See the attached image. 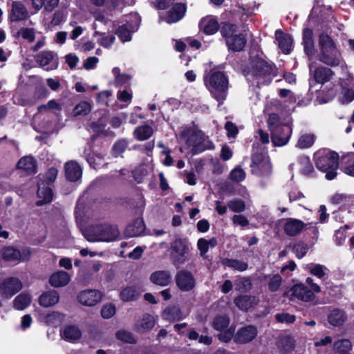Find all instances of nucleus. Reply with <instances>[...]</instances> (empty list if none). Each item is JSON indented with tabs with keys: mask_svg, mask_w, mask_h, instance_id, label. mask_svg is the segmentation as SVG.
I'll use <instances>...</instances> for the list:
<instances>
[{
	"mask_svg": "<svg viewBox=\"0 0 354 354\" xmlns=\"http://www.w3.org/2000/svg\"><path fill=\"white\" fill-rule=\"evenodd\" d=\"M318 59L330 66L339 65L342 55L333 39L326 34L322 33L319 37Z\"/></svg>",
	"mask_w": 354,
	"mask_h": 354,
	"instance_id": "1",
	"label": "nucleus"
},
{
	"mask_svg": "<svg viewBox=\"0 0 354 354\" xmlns=\"http://www.w3.org/2000/svg\"><path fill=\"white\" fill-rule=\"evenodd\" d=\"M339 156L337 153L326 149L317 151L314 155L316 167L326 173L328 180H333L337 176Z\"/></svg>",
	"mask_w": 354,
	"mask_h": 354,
	"instance_id": "2",
	"label": "nucleus"
},
{
	"mask_svg": "<svg viewBox=\"0 0 354 354\" xmlns=\"http://www.w3.org/2000/svg\"><path fill=\"white\" fill-rule=\"evenodd\" d=\"M252 68L248 73V80L257 86L268 84L276 75L274 66L262 59H256L251 63Z\"/></svg>",
	"mask_w": 354,
	"mask_h": 354,
	"instance_id": "3",
	"label": "nucleus"
},
{
	"mask_svg": "<svg viewBox=\"0 0 354 354\" xmlns=\"http://www.w3.org/2000/svg\"><path fill=\"white\" fill-rule=\"evenodd\" d=\"M205 83L219 104H223L228 88V80L225 75L221 71H212L209 77L205 78Z\"/></svg>",
	"mask_w": 354,
	"mask_h": 354,
	"instance_id": "4",
	"label": "nucleus"
},
{
	"mask_svg": "<svg viewBox=\"0 0 354 354\" xmlns=\"http://www.w3.org/2000/svg\"><path fill=\"white\" fill-rule=\"evenodd\" d=\"M83 235L90 242L112 241L118 238L119 232L117 227L104 223L88 227Z\"/></svg>",
	"mask_w": 354,
	"mask_h": 354,
	"instance_id": "5",
	"label": "nucleus"
},
{
	"mask_svg": "<svg viewBox=\"0 0 354 354\" xmlns=\"http://www.w3.org/2000/svg\"><path fill=\"white\" fill-rule=\"evenodd\" d=\"M220 31L229 50L239 52L243 49L247 40L243 34L238 32L236 26L224 24Z\"/></svg>",
	"mask_w": 354,
	"mask_h": 354,
	"instance_id": "6",
	"label": "nucleus"
},
{
	"mask_svg": "<svg viewBox=\"0 0 354 354\" xmlns=\"http://www.w3.org/2000/svg\"><path fill=\"white\" fill-rule=\"evenodd\" d=\"M187 148L193 154L202 153L207 149L214 148L213 143L201 131H192L188 133L183 132Z\"/></svg>",
	"mask_w": 354,
	"mask_h": 354,
	"instance_id": "7",
	"label": "nucleus"
},
{
	"mask_svg": "<svg viewBox=\"0 0 354 354\" xmlns=\"http://www.w3.org/2000/svg\"><path fill=\"white\" fill-rule=\"evenodd\" d=\"M252 173L259 177L268 176L272 171V166L267 153L264 151L260 152L254 150L251 163Z\"/></svg>",
	"mask_w": 354,
	"mask_h": 354,
	"instance_id": "8",
	"label": "nucleus"
},
{
	"mask_svg": "<svg viewBox=\"0 0 354 354\" xmlns=\"http://www.w3.org/2000/svg\"><path fill=\"white\" fill-rule=\"evenodd\" d=\"M289 292L291 300L297 299L304 302H312L316 298L315 293L301 283L292 286Z\"/></svg>",
	"mask_w": 354,
	"mask_h": 354,
	"instance_id": "9",
	"label": "nucleus"
},
{
	"mask_svg": "<svg viewBox=\"0 0 354 354\" xmlns=\"http://www.w3.org/2000/svg\"><path fill=\"white\" fill-rule=\"evenodd\" d=\"M171 256L175 264L180 265L186 261V254L189 248L186 241L176 239L171 244Z\"/></svg>",
	"mask_w": 354,
	"mask_h": 354,
	"instance_id": "10",
	"label": "nucleus"
},
{
	"mask_svg": "<svg viewBox=\"0 0 354 354\" xmlns=\"http://www.w3.org/2000/svg\"><path fill=\"white\" fill-rule=\"evenodd\" d=\"M2 255L3 259L8 261H26L29 259L30 251L29 248L19 250L12 246H8L3 249Z\"/></svg>",
	"mask_w": 354,
	"mask_h": 354,
	"instance_id": "11",
	"label": "nucleus"
},
{
	"mask_svg": "<svg viewBox=\"0 0 354 354\" xmlns=\"http://www.w3.org/2000/svg\"><path fill=\"white\" fill-rule=\"evenodd\" d=\"M22 288V283L15 277H8L0 281V294L10 298Z\"/></svg>",
	"mask_w": 354,
	"mask_h": 354,
	"instance_id": "12",
	"label": "nucleus"
},
{
	"mask_svg": "<svg viewBox=\"0 0 354 354\" xmlns=\"http://www.w3.org/2000/svg\"><path fill=\"white\" fill-rule=\"evenodd\" d=\"M310 74L314 80L319 84H324L330 80L333 75L331 69L324 66H316V63L311 62L309 64Z\"/></svg>",
	"mask_w": 354,
	"mask_h": 354,
	"instance_id": "13",
	"label": "nucleus"
},
{
	"mask_svg": "<svg viewBox=\"0 0 354 354\" xmlns=\"http://www.w3.org/2000/svg\"><path fill=\"white\" fill-rule=\"evenodd\" d=\"M175 279L176 286L182 291H189L195 286V279L193 274L187 270H182L178 272Z\"/></svg>",
	"mask_w": 354,
	"mask_h": 354,
	"instance_id": "14",
	"label": "nucleus"
},
{
	"mask_svg": "<svg viewBox=\"0 0 354 354\" xmlns=\"http://www.w3.org/2000/svg\"><path fill=\"white\" fill-rule=\"evenodd\" d=\"M292 128L290 125H283L271 131V139L274 145L281 147L286 145L290 138Z\"/></svg>",
	"mask_w": 354,
	"mask_h": 354,
	"instance_id": "15",
	"label": "nucleus"
},
{
	"mask_svg": "<svg viewBox=\"0 0 354 354\" xmlns=\"http://www.w3.org/2000/svg\"><path fill=\"white\" fill-rule=\"evenodd\" d=\"M102 293L93 289L82 290L79 292L77 299L79 302L86 306H94L102 299Z\"/></svg>",
	"mask_w": 354,
	"mask_h": 354,
	"instance_id": "16",
	"label": "nucleus"
},
{
	"mask_svg": "<svg viewBox=\"0 0 354 354\" xmlns=\"http://www.w3.org/2000/svg\"><path fill=\"white\" fill-rule=\"evenodd\" d=\"M257 328L252 325L239 328L234 336V341L239 344H246L252 341L257 335Z\"/></svg>",
	"mask_w": 354,
	"mask_h": 354,
	"instance_id": "17",
	"label": "nucleus"
},
{
	"mask_svg": "<svg viewBox=\"0 0 354 354\" xmlns=\"http://www.w3.org/2000/svg\"><path fill=\"white\" fill-rule=\"evenodd\" d=\"M37 62L46 71L57 68L58 62L51 51H42L36 56Z\"/></svg>",
	"mask_w": 354,
	"mask_h": 354,
	"instance_id": "18",
	"label": "nucleus"
},
{
	"mask_svg": "<svg viewBox=\"0 0 354 354\" xmlns=\"http://www.w3.org/2000/svg\"><path fill=\"white\" fill-rule=\"evenodd\" d=\"M281 222L282 223L285 233L290 236L299 234L305 226V224L301 221L296 218H284Z\"/></svg>",
	"mask_w": 354,
	"mask_h": 354,
	"instance_id": "19",
	"label": "nucleus"
},
{
	"mask_svg": "<svg viewBox=\"0 0 354 354\" xmlns=\"http://www.w3.org/2000/svg\"><path fill=\"white\" fill-rule=\"evenodd\" d=\"M313 30L305 28L303 31L302 45L305 54L308 56L309 60H312L316 53L315 43L313 40Z\"/></svg>",
	"mask_w": 354,
	"mask_h": 354,
	"instance_id": "20",
	"label": "nucleus"
},
{
	"mask_svg": "<svg viewBox=\"0 0 354 354\" xmlns=\"http://www.w3.org/2000/svg\"><path fill=\"white\" fill-rule=\"evenodd\" d=\"M28 17V11L22 1H13L9 18L11 21H19Z\"/></svg>",
	"mask_w": 354,
	"mask_h": 354,
	"instance_id": "21",
	"label": "nucleus"
},
{
	"mask_svg": "<svg viewBox=\"0 0 354 354\" xmlns=\"http://www.w3.org/2000/svg\"><path fill=\"white\" fill-rule=\"evenodd\" d=\"M61 337L65 341L76 342L82 337V331L76 325H67L60 332Z\"/></svg>",
	"mask_w": 354,
	"mask_h": 354,
	"instance_id": "22",
	"label": "nucleus"
},
{
	"mask_svg": "<svg viewBox=\"0 0 354 354\" xmlns=\"http://www.w3.org/2000/svg\"><path fill=\"white\" fill-rule=\"evenodd\" d=\"M275 39L279 48L285 54H289L292 50V39L288 34H286L280 30L275 32Z\"/></svg>",
	"mask_w": 354,
	"mask_h": 354,
	"instance_id": "23",
	"label": "nucleus"
},
{
	"mask_svg": "<svg viewBox=\"0 0 354 354\" xmlns=\"http://www.w3.org/2000/svg\"><path fill=\"white\" fill-rule=\"evenodd\" d=\"M199 27L205 33L213 35L218 31L219 25L216 17L207 16L201 20Z\"/></svg>",
	"mask_w": 354,
	"mask_h": 354,
	"instance_id": "24",
	"label": "nucleus"
},
{
	"mask_svg": "<svg viewBox=\"0 0 354 354\" xmlns=\"http://www.w3.org/2000/svg\"><path fill=\"white\" fill-rule=\"evenodd\" d=\"M82 168L76 162L69 161L65 164V175L69 181L78 180L82 177Z\"/></svg>",
	"mask_w": 354,
	"mask_h": 354,
	"instance_id": "25",
	"label": "nucleus"
},
{
	"mask_svg": "<svg viewBox=\"0 0 354 354\" xmlns=\"http://www.w3.org/2000/svg\"><path fill=\"white\" fill-rule=\"evenodd\" d=\"M328 322L333 326H340L347 320V315L344 310L339 308L331 310L327 316Z\"/></svg>",
	"mask_w": 354,
	"mask_h": 354,
	"instance_id": "26",
	"label": "nucleus"
},
{
	"mask_svg": "<svg viewBox=\"0 0 354 354\" xmlns=\"http://www.w3.org/2000/svg\"><path fill=\"white\" fill-rule=\"evenodd\" d=\"M259 303V299L251 295H241L235 298V305L241 310H248L254 307Z\"/></svg>",
	"mask_w": 354,
	"mask_h": 354,
	"instance_id": "27",
	"label": "nucleus"
},
{
	"mask_svg": "<svg viewBox=\"0 0 354 354\" xmlns=\"http://www.w3.org/2000/svg\"><path fill=\"white\" fill-rule=\"evenodd\" d=\"M71 281L69 274L64 271L59 270L54 272L49 278V283L55 288L66 286Z\"/></svg>",
	"mask_w": 354,
	"mask_h": 354,
	"instance_id": "28",
	"label": "nucleus"
},
{
	"mask_svg": "<svg viewBox=\"0 0 354 354\" xmlns=\"http://www.w3.org/2000/svg\"><path fill=\"white\" fill-rule=\"evenodd\" d=\"M186 7L183 3H176L169 11L165 21L169 24L176 23L185 15Z\"/></svg>",
	"mask_w": 354,
	"mask_h": 354,
	"instance_id": "29",
	"label": "nucleus"
},
{
	"mask_svg": "<svg viewBox=\"0 0 354 354\" xmlns=\"http://www.w3.org/2000/svg\"><path fill=\"white\" fill-rule=\"evenodd\" d=\"M53 196L52 189L46 186L44 182H41L38 184L37 196L39 200L37 201V205L41 206L45 203L51 202Z\"/></svg>",
	"mask_w": 354,
	"mask_h": 354,
	"instance_id": "30",
	"label": "nucleus"
},
{
	"mask_svg": "<svg viewBox=\"0 0 354 354\" xmlns=\"http://www.w3.org/2000/svg\"><path fill=\"white\" fill-rule=\"evenodd\" d=\"M145 230V225L142 218H136L130 223L125 230V234L129 237H136L142 235Z\"/></svg>",
	"mask_w": 354,
	"mask_h": 354,
	"instance_id": "31",
	"label": "nucleus"
},
{
	"mask_svg": "<svg viewBox=\"0 0 354 354\" xmlns=\"http://www.w3.org/2000/svg\"><path fill=\"white\" fill-rule=\"evenodd\" d=\"M151 281L158 286H166L171 281V275L169 271L158 270L153 272L150 276Z\"/></svg>",
	"mask_w": 354,
	"mask_h": 354,
	"instance_id": "32",
	"label": "nucleus"
},
{
	"mask_svg": "<svg viewBox=\"0 0 354 354\" xmlns=\"http://www.w3.org/2000/svg\"><path fill=\"white\" fill-rule=\"evenodd\" d=\"M304 269L307 270L312 275L316 277L319 279H325L328 277V268L322 264L310 263L306 265Z\"/></svg>",
	"mask_w": 354,
	"mask_h": 354,
	"instance_id": "33",
	"label": "nucleus"
},
{
	"mask_svg": "<svg viewBox=\"0 0 354 354\" xmlns=\"http://www.w3.org/2000/svg\"><path fill=\"white\" fill-rule=\"evenodd\" d=\"M59 295L56 290H49L44 292L39 299V304L41 306L48 308L58 303Z\"/></svg>",
	"mask_w": 354,
	"mask_h": 354,
	"instance_id": "34",
	"label": "nucleus"
},
{
	"mask_svg": "<svg viewBox=\"0 0 354 354\" xmlns=\"http://www.w3.org/2000/svg\"><path fill=\"white\" fill-rule=\"evenodd\" d=\"M143 292L140 286H131L124 288L120 292L121 299L124 301L137 299Z\"/></svg>",
	"mask_w": 354,
	"mask_h": 354,
	"instance_id": "35",
	"label": "nucleus"
},
{
	"mask_svg": "<svg viewBox=\"0 0 354 354\" xmlns=\"http://www.w3.org/2000/svg\"><path fill=\"white\" fill-rule=\"evenodd\" d=\"M277 347L282 354H291L295 349V340L290 336L281 337L277 341Z\"/></svg>",
	"mask_w": 354,
	"mask_h": 354,
	"instance_id": "36",
	"label": "nucleus"
},
{
	"mask_svg": "<svg viewBox=\"0 0 354 354\" xmlns=\"http://www.w3.org/2000/svg\"><path fill=\"white\" fill-rule=\"evenodd\" d=\"M263 280L266 281L268 290L271 292L278 291L282 284V277L279 274H265Z\"/></svg>",
	"mask_w": 354,
	"mask_h": 354,
	"instance_id": "37",
	"label": "nucleus"
},
{
	"mask_svg": "<svg viewBox=\"0 0 354 354\" xmlns=\"http://www.w3.org/2000/svg\"><path fill=\"white\" fill-rule=\"evenodd\" d=\"M155 324V319L153 316L149 314H145L142 316V319L138 320L135 326L136 330L138 332L142 333L151 330Z\"/></svg>",
	"mask_w": 354,
	"mask_h": 354,
	"instance_id": "38",
	"label": "nucleus"
},
{
	"mask_svg": "<svg viewBox=\"0 0 354 354\" xmlns=\"http://www.w3.org/2000/svg\"><path fill=\"white\" fill-rule=\"evenodd\" d=\"M17 167L19 169L26 171L30 174L36 172L35 161L31 156H24L21 158L17 163Z\"/></svg>",
	"mask_w": 354,
	"mask_h": 354,
	"instance_id": "39",
	"label": "nucleus"
},
{
	"mask_svg": "<svg viewBox=\"0 0 354 354\" xmlns=\"http://www.w3.org/2000/svg\"><path fill=\"white\" fill-rule=\"evenodd\" d=\"M59 0H32V6L36 10L43 7L48 12L53 11L58 5Z\"/></svg>",
	"mask_w": 354,
	"mask_h": 354,
	"instance_id": "40",
	"label": "nucleus"
},
{
	"mask_svg": "<svg viewBox=\"0 0 354 354\" xmlns=\"http://www.w3.org/2000/svg\"><path fill=\"white\" fill-rule=\"evenodd\" d=\"M153 129L149 125L138 127L133 131V136L140 141L148 140L153 134Z\"/></svg>",
	"mask_w": 354,
	"mask_h": 354,
	"instance_id": "41",
	"label": "nucleus"
},
{
	"mask_svg": "<svg viewBox=\"0 0 354 354\" xmlns=\"http://www.w3.org/2000/svg\"><path fill=\"white\" fill-rule=\"evenodd\" d=\"M31 302V297L28 294L21 293L13 300V306L17 310H23Z\"/></svg>",
	"mask_w": 354,
	"mask_h": 354,
	"instance_id": "42",
	"label": "nucleus"
},
{
	"mask_svg": "<svg viewBox=\"0 0 354 354\" xmlns=\"http://www.w3.org/2000/svg\"><path fill=\"white\" fill-rule=\"evenodd\" d=\"M223 264L226 267L230 268L239 272H243L248 268V264L247 262L233 259H224L223 261Z\"/></svg>",
	"mask_w": 354,
	"mask_h": 354,
	"instance_id": "43",
	"label": "nucleus"
},
{
	"mask_svg": "<svg viewBox=\"0 0 354 354\" xmlns=\"http://www.w3.org/2000/svg\"><path fill=\"white\" fill-rule=\"evenodd\" d=\"M333 348L339 354H350V351L352 349V344L348 339H342L334 343Z\"/></svg>",
	"mask_w": 354,
	"mask_h": 354,
	"instance_id": "44",
	"label": "nucleus"
},
{
	"mask_svg": "<svg viewBox=\"0 0 354 354\" xmlns=\"http://www.w3.org/2000/svg\"><path fill=\"white\" fill-rule=\"evenodd\" d=\"M162 317L166 320L174 321L181 319L184 317L178 308L169 307L163 311Z\"/></svg>",
	"mask_w": 354,
	"mask_h": 354,
	"instance_id": "45",
	"label": "nucleus"
},
{
	"mask_svg": "<svg viewBox=\"0 0 354 354\" xmlns=\"http://www.w3.org/2000/svg\"><path fill=\"white\" fill-rule=\"evenodd\" d=\"M315 140V136L313 133H305L299 138L296 147L300 149H307L314 144Z\"/></svg>",
	"mask_w": 354,
	"mask_h": 354,
	"instance_id": "46",
	"label": "nucleus"
},
{
	"mask_svg": "<svg viewBox=\"0 0 354 354\" xmlns=\"http://www.w3.org/2000/svg\"><path fill=\"white\" fill-rule=\"evenodd\" d=\"M344 165V171L346 174L354 176V153L351 152L344 156L342 159Z\"/></svg>",
	"mask_w": 354,
	"mask_h": 354,
	"instance_id": "47",
	"label": "nucleus"
},
{
	"mask_svg": "<svg viewBox=\"0 0 354 354\" xmlns=\"http://www.w3.org/2000/svg\"><path fill=\"white\" fill-rule=\"evenodd\" d=\"M112 73L114 75L115 86H120L129 84L131 77L128 75L120 73V70L119 68H113Z\"/></svg>",
	"mask_w": 354,
	"mask_h": 354,
	"instance_id": "48",
	"label": "nucleus"
},
{
	"mask_svg": "<svg viewBox=\"0 0 354 354\" xmlns=\"http://www.w3.org/2000/svg\"><path fill=\"white\" fill-rule=\"evenodd\" d=\"M135 30L129 24H124L118 29V35L122 42L131 39V32Z\"/></svg>",
	"mask_w": 354,
	"mask_h": 354,
	"instance_id": "49",
	"label": "nucleus"
},
{
	"mask_svg": "<svg viewBox=\"0 0 354 354\" xmlns=\"http://www.w3.org/2000/svg\"><path fill=\"white\" fill-rule=\"evenodd\" d=\"M94 37H99L97 39V42L104 48H109L115 41V37L113 35H106L105 34L100 33L95 30Z\"/></svg>",
	"mask_w": 354,
	"mask_h": 354,
	"instance_id": "50",
	"label": "nucleus"
},
{
	"mask_svg": "<svg viewBox=\"0 0 354 354\" xmlns=\"http://www.w3.org/2000/svg\"><path fill=\"white\" fill-rule=\"evenodd\" d=\"M64 316L58 312H51L44 317L46 324L57 326L63 322Z\"/></svg>",
	"mask_w": 354,
	"mask_h": 354,
	"instance_id": "51",
	"label": "nucleus"
},
{
	"mask_svg": "<svg viewBox=\"0 0 354 354\" xmlns=\"http://www.w3.org/2000/svg\"><path fill=\"white\" fill-rule=\"evenodd\" d=\"M132 97V93L127 90L119 91L117 93V98L120 102H123L122 104L120 105V108L127 107L131 103Z\"/></svg>",
	"mask_w": 354,
	"mask_h": 354,
	"instance_id": "52",
	"label": "nucleus"
},
{
	"mask_svg": "<svg viewBox=\"0 0 354 354\" xmlns=\"http://www.w3.org/2000/svg\"><path fill=\"white\" fill-rule=\"evenodd\" d=\"M91 111V104L87 102L83 101L75 106L73 109V114L75 115H85L89 113Z\"/></svg>",
	"mask_w": 354,
	"mask_h": 354,
	"instance_id": "53",
	"label": "nucleus"
},
{
	"mask_svg": "<svg viewBox=\"0 0 354 354\" xmlns=\"http://www.w3.org/2000/svg\"><path fill=\"white\" fill-rule=\"evenodd\" d=\"M149 174V167L142 165L133 171V177L138 183H141L143 178Z\"/></svg>",
	"mask_w": 354,
	"mask_h": 354,
	"instance_id": "54",
	"label": "nucleus"
},
{
	"mask_svg": "<svg viewBox=\"0 0 354 354\" xmlns=\"http://www.w3.org/2000/svg\"><path fill=\"white\" fill-rule=\"evenodd\" d=\"M227 206L230 210L238 213L243 212L245 209V202L238 199L228 201Z\"/></svg>",
	"mask_w": 354,
	"mask_h": 354,
	"instance_id": "55",
	"label": "nucleus"
},
{
	"mask_svg": "<svg viewBox=\"0 0 354 354\" xmlns=\"http://www.w3.org/2000/svg\"><path fill=\"white\" fill-rule=\"evenodd\" d=\"M229 324V319L226 316H218L213 322V326L217 330H223Z\"/></svg>",
	"mask_w": 354,
	"mask_h": 354,
	"instance_id": "56",
	"label": "nucleus"
},
{
	"mask_svg": "<svg viewBox=\"0 0 354 354\" xmlns=\"http://www.w3.org/2000/svg\"><path fill=\"white\" fill-rule=\"evenodd\" d=\"M230 176L232 180L241 182L245 178L246 174L242 168L236 167L231 171Z\"/></svg>",
	"mask_w": 354,
	"mask_h": 354,
	"instance_id": "57",
	"label": "nucleus"
},
{
	"mask_svg": "<svg viewBox=\"0 0 354 354\" xmlns=\"http://www.w3.org/2000/svg\"><path fill=\"white\" fill-rule=\"evenodd\" d=\"M18 35L29 42H32L35 39V30L31 28H21L18 31Z\"/></svg>",
	"mask_w": 354,
	"mask_h": 354,
	"instance_id": "58",
	"label": "nucleus"
},
{
	"mask_svg": "<svg viewBox=\"0 0 354 354\" xmlns=\"http://www.w3.org/2000/svg\"><path fill=\"white\" fill-rule=\"evenodd\" d=\"M268 124L270 132L272 131L274 129H279L284 125L279 122V116L275 113L270 114L268 120Z\"/></svg>",
	"mask_w": 354,
	"mask_h": 354,
	"instance_id": "59",
	"label": "nucleus"
},
{
	"mask_svg": "<svg viewBox=\"0 0 354 354\" xmlns=\"http://www.w3.org/2000/svg\"><path fill=\"white\" fill-rule=\"evenodd\" d=\"M116 337L124 342L126 343H133L135 342L134 337L130 332L126 330H119L116 333Z\"/></svg>",
	"mask_w": 354,
	"mask_h": 354,
	"instance_id": "60",
	"label": "nucleus"
},
{
	"mask_svg": "<svg viewBox=\"0 0 354 354\" xmlns=\"http://www.w3.org/2000/svg\"><path fill=\"white\" fill-rule=\"evenodd\" d=\"M277 322L292 324L295 321V316L288 313H278L275 315Z\"/></svg>",
	"mask_w": 354,
	"mask_h": 354,
	"instance_id": "61",
	"label": "nucleus"
},
{
	"mask_svg": "<svg viewBox=\"0 0 354 354\" xmlns=\"http://www.w3.org/2000/svg\"><path fill=\"white\" fill-rule=\"evenodd\" d=\"M340 99L342 102L344 104L352 102L354 99V91L352 89L343 88Z\"/></svg>",
	"mask_w": 354,
	"mask_h": 354,
	"instance_id": "62",
	"label": "nucleus"
},
{
	"mask_svg": "<svg viewBox=\"0 0 354 354\" xmlns=\"http://www.w3.org/2000/svg\"><path fill=\"white\" fill-rule=\"evenodd\" d=\"M128 143L125 140H121L118 141L113 147V151L114 155L118 156L121 153L124 152L126 148L127 147Z\"/></svg>",
	"mask_w": 354,
	"mask_h": 354,
	"instance_id": "63",
	"label": "nucleus"
},
{
	"mask_svg": "<svg viewBox=\"0 0 354 354\" xmlns=\"http://www.w3.org/2000/svg\"><path fill=\"white\" fill-rule=\"evenodd\" d=\"M232 220L233 224L235 225L246 227L249 225L248 219L243 214L234 215Z\"/></svg>",
	"mask_w": 354,
	"mask_h": 354,
	"instance_id": "64",
	"label": "nucleus"
}]
</instances>
